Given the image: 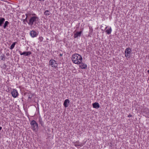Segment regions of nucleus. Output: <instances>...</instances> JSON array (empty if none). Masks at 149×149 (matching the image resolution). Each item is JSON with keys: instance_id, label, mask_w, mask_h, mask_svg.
Instances as JSON below:
<instances>
[{"instance_id": "nucleus-19", "label": "nucleus", "mask_w": 149, "mask_h": 149, "mask_svg": "<svg viewBox=\"0 0 149 149\" xmlns=\"http://www.w3.org/2000/svg\"><path fill=\"white\" fill-rule=\"evenodd\" d=\"M112 31V29L110 27L109 29L107 30L106 32H107V34H110L111 33Z\"/></svg>"}, {"instance_id": "nucleus-18", "label": "nucleus", "mask_w": 149, "mask_h": 149, "mask_svg": "<svg viewBox=\"0 0 149 149\" xmlns=\"http://www.w3.org/2000/svg\"><path fill=\"white\" fill-rule=\"evenodd\" d=\"M33 94H32L31 92H29L28 93V98L29 99H31L32 97H33Z\"/></svg>"}, {"instance_id": "nucleus-4", "label": "nucleus", "mask_w": 149, "mask_h": 149, "mask_svg": "<svg viewBox=\"0 0 149 149\" xmlns=\"http://www.w3.org/2000/svg\"><path fill=\"white\" fill-rule=\"evenodd\" d=\"M132 52V50L129 47L127 48L125 50V56L129 58Z\"/></svg>"}, {"instance_id": "nucleus-11", "label": "nucleus", "mask_w": 149, "mask_h": 149, "mask_svg": "<svg viewBox=\"0 0 149 149\" xmlns=\"http://www.w3.org/2000/svg\"><path fill=\"white\" fill-rule=\"evenodd\" d=\"M93 108L98 109L100 107V105L97 102L93 103Z\"/></svg>"}, {"instance_id": "nucleus-32", "label": "nucleus", "mask_w": 149, "mask_h": 149, "mask_svg": "<svg viewBox=\"0 0 149 149\" xmlns=\"http://www.w3.org/2000/svg\"><path fill=\"white\" fill-rule=\"evenodd\" d=\"M147 72L148 73H149V70Z\"/></svg>"}, {"instance_id": "nucleus-26", "label": "nucleus", "mask_w": 149, "mask_h": 149, "mask_svg": "<svg viewBox=\"0 0 149 149\" xmlns=\"http://www.w3.org/2000/svg\"><path fill=\"white\" fill-rule=\"evenodd\" d=\"M20 54L21 55V54H22V52L20 51H19Z\"/></svg>"}, {"instance_id": "nucleus-22", "label": "nucleus", "mask_w": 149, "mask_h": 149, "mask_svg": "<svg viewBox=\"0 0 149 149\" xmlns=\"http://www.w3.org/2000/svg\"><path fill=\"white\" fill-rule=\"evenodd\" d=\"M43 39V38L42 36L38 38L39 40H40V42L42 41Z\"/></svg>"}, {"instance_id": "nucleus-8", "label": "nucleus", "mask_w": 149, "mask_h": 149, "mask_svg": "<svg viewBox=\"0 0 149 149\" xmlns=\"http://www.w3.org/2000/svg\"><path fill=\"white\" fill-rule=\"evenodd\" d=\"M79 65V66L81 69H85L87 68V65L86 64L81 63Z\"/></svg>"}, {"instance_id": "nucleus-14", "label": "nucleus", "mask_w": 149, "mask_h": 149, "mask_svg": "<svg viewBox=\"0 0 149 149\" xmlns=\"http://www.w3.org/2000/svg\"><path fill=\"white\" fill-rule=\"evenodd\" d=\"M81 31L77 32L76 33H75V38L78 37H80L81 35Z\"/></svg>"}, {"instance_id": "nucleus-2", "label": "nucleus", "mask_w": 149, "mask_h": 149, "mask_svg": "<svg viewBox=\"0 0 149 149\" xmlns=\"http://www.w3.org/2000/svg\"><path fill=\"white\" fill-rule=\"evenodd\" d=\"M38 17L36 16L32 17L30 18L29 22L28 23L29 24L32 26L34 22L35 24H36V22L38 20Z\"/></svg>"}, {"instance_id": "nucleus-13", "label": "nucleus", "mask_w": 149, "mask_h": 149, "mask_svg": "<svg viewBox=\"0 0 149 149\" xmlns=\"http://www.w3.org/2000/svg\"><path fill=\"white\" fill-rule=\"evenodd\" d=\"M5 21V19L3 17H0V26H2Z\"/></svg>"}, {"instance_id": "nucleus-27", "label": "nucleus", "mask_w": 149, "mask_h": 149, "mask_svg": "<svg viewBox=\"0 0 149 149\" xmlns=\"http://www.w3.org/2000/svg\"><path fill=\"white\" fill-rule=\"evenodd\" d=\"M75 146H79L80 145V144H78L77 145L75 143Z\"/></svg>"}, {"instance_id": "nucleus-5", "label": "nucleus", "mask_w": 149, "mask_h": 149, "mask_svg": "<svg viewBox=\"0 0 149 149\" xmlns=\"http://www.w3.org/2000/svg\"><path fill=\"white\" fill-rule=\"evenodd\" d=\"M49 64L52 67L54 68H55L57 67V66L55 65V64H57L56 62L54 59H51L49 61Z\"/></svg>"}, {"instance_id": "nucleus-34", "label": "nucleus", "mask_w": 149, "mask_h": 149, "mask_svg": "<svg viewBox=\"0 0 149 149\" xmlns=\"http://www.w3.org/2000/svg\"><path fill=\"white\" fill-rule=\"evenodd\" d=\"M26 21L27 22V20H26Z\"/></svg>"}, {"instance_id": "nucleus-3", "label": "nucleus", "mask_w": 149, "mask_h": 149, "mask_svg": "<svg viewBox=\"0 0 149 149\" xmlns=\"http://www.w3.org/2000/svg\"><path fill=\"white\" fill-rule=\"evenodd\" d=\"M76 57V60H75V64H79L81 62L82 58L80 55L75 54V58Z\"/></svg>"}, {"instance_id": "nucleus-10", "label": "nucleus", "mask_w": 149, "mask_h": 149, "mask_svg": "<svg viewBox=\"0 0 149 149\" xmlns=\"http://www.w3.org/2000/svg\"><path fill=\"white\" fill-rule=\"evenodd\" d=\"M38 122L40 124L41 126L42 127H44V122L43 121L42 118L40 117H39L38 118Z\"/></svg>"}, {"instance_id": "nucleus-17", "label": "nucleus", "mask_w": 149, "mask_h": 149, "mask_svg": "<svg viewBox=\"0 0 149 149\" xmlns=\"http://www.w3.org/2000/svg\"><path fill=\"white\" fill-rule=\"evenodd\" d=\"M16 42H15L13 43L11 45L10 47V49H13V48L15 46L16 44Z\"/></svg>"}, {"instance_id": "nucleus-24", "label": "nucleus", "mask_w": 149, "mask_h": 149, "mask_svg": "<svg viewBox=\"0 0 149 149\" xmlns=\"http://www.w3.org/2000/svg\"><path fill=\"white\" fill-rule=\"evenodd\" d=\"M6 65L5 64H4L3 65V68H6Z\"/></svg>"}, {"instance_id": "nucleus-30", "label": "nucleus", "mask_w": 149, "mask_h": 149, "mask_svg": "<svg viewBox=\"0 0 149 149\" xmlns=\"http://www.w3.org/2000/svg\"><path fill=\"white\" fill-rule=\"evenodd\" d=\"M26 17H27L28 16V14H26ZM26 18H27V17H26ZM25 19L26 20V19Z\"/></svg>"}, {"instance_id": "nucleus-7", "label": "nucleus", "mask_w": 149, "mask_h": 149, "mask_svg": "<svg viewBox=\"0 0 149 149\" xmlns=\"http://www.w3.org/2000/svg\"><path fill=\"white\" fill-rule=\"evenodd\" d=\"M30 34L31 36L33 38L36 37L38 35L37 32L34 30L31 31L30 32Z\"/></svg>"}, {"instance_id": "nucleus-33", "label": "nucleus", "mask_w": 149, "mask_h": 149, "mask_svg": "<svg viewBox=\"0 0 149 149\" xmlns=\"http://www.w3.org/2000/svg\"><path fill=\"white\" fill-rule=\"evenodd\" d=\"M107 26L106 28H105V29H106L107 28Z\"/></svg>"}, {"instance_id": "nucleus-12", "label": "nucleus", "mask_w": 149, "mask_h": 149, "mask_svg": "<svg viewBox=\"0 0 149 149\" xmlns=\"http://www.w3.org/2000/svg\"><path fill=\"white\" fill-rule=\"evenodd\" d=\"M32 53L30 52H24L21 55H24L25 56H28L31 54Z\"/></svg>"}, {"instance_id": "nucleus-9", "label": "nucleus", "mask_w": 149, "mask_h": 149, "mask_svg": "<svg viewBox=\"0 0 149 149\" xmlns=\"http://www.w3.org/2000/svg\"><path fill=\"white\" fill-rule=\"evenodd\" d=\"M69 103V100L68 99H66L64 101L63 105L65 107H68Z\"/></svg>"}, {"instance_id": "nucleus-29", "label": "nucleus", "mask_w": 149, "mask_h": 149, "mask_svg": "<svg viewBox=\"0 0 149 149\" xmlns=\"http://www.w3.org/2000/svg\"><path fill=\"white\" fill-rule=\"evenodd\" d=\"M45 1V0H39V1Z\"/></svg>"}, {"instance_id": "nucleus-16", "label": "nucleus", "mask_w": 149, "mask_h": 149, "mask_svg": "<svg viewBox=\"0 0 149 149\" xmlns=\"http://www.w3.org/2000/svg\"><path fill=\"white\" fill-rule=\"evenodd\" d=\"M44 13V15L46 16L49 15L51 14V13H50L49 10H45Z\"/></svg>"}, {"instance_id": "nucleus-6", "label": "nucleus", "mask_w": 149, "mask_h": 149, "mask_svg": "<svg viewBox=\"0 0 149 149\" xmlns=\"http://www.w3.org/2000/svg\"><path fill=\"white\" fill-rule=\"evenodd\" d=\"M11 94L13 97L14 98L16 97L18 95V93L15 89H13L11 92Z\"/></svg>"}, {"instance_id": "nucleus-1", "label": "nucleus", "mask_w": 149, "mask_h": 149, "mask_svg": "<svg viewBox=\"0 0 149 149\" xmlns=\"http://www.w3.org/2000/svg\"><path fill=\"white\" fill-rule=\"evenodd\" d=\"M32 129L33 131H36L38 129V124L35 120H32L30 123Z\"/></svg>"}, {"instance_id": "nucleus-21", "label": "nucleus", "mask_w": 149, "mask_h": 149, "mask_svg": "<svg viewBox=\"0 0 149 149\" xmlns=\"http://www.w3.org/2000/svg\"><path fill=\"white\" fill-rule=\"evenodd\" d=\"M72 61L73 63H74V54L72 55Z\"/></svg>"}, {"instance_id": "nucleus-23", "label": "nucleus", "mask_w": 149, "mask_h": 149, "mask_svg": "<svg viewBox=\"0 0 149 149\" xmlns=\"http://www.w3.org/2000/svg\"><path fill=\"white\" fill-rule=\"evenodd\" d=\"M1 60H5V58L4 55H3V56H1Z\"/></svg>"}, {"instance_id": "nucleus-28", "label": "nucleus", "mask_w": 149, "mask_h": 149, "mask_svg": "<svg viewBox=\"0 0 149 149\" xmlns=\"http://www.w3.org/2000/svg\"><path fill=\"white\" fill-rule=\"evenodd\" d=\"M63 55V54H59V56H62Z\"/></svg>"}, {"instance_id": "nucleus-15", "label": "nucleus", "mask_w": 149, "mask_h": 149, "mask_svg": "<svg viewBox=\"0 0 149 149\" xmlns=\"http://www.w3.org/2000/svg\"><path fill=\"white\" fill-rule=\"evenodd\" d=\"M9 24V22L8 21L5 22L3 26V27L4 29H5L8 26V24Z\"/></svg>"}, {"instance_id": "nucleus-20", "label": "nucleus", "mask_w": 149, "mask_h": 149, "mask_svg": "<svg viewBox=\"0 0 149 149\" xmlns=\"http://www.w3.org/2000/svg\"><path fill=\"white\" fill-rule=\"evenodd\" d=\"M89 29H90V30L89 31V33H90V34L93 31V29L92 27H91V26H89Z\"/></svg>"}, {"instance_id": "nucleus-25", "label": "nucleus", "mask_w": 149, "mask_h": 149, "mask_svg": "<svg viewBox=\"0 0 149 149\" xmlns=\"http://www.w3.org/2000/svg\"><path fill=\"white\" fill-rule=\"evenodd\" d=\"M132 115L131 114H129V115H128L127 116L128 117H132Z\"/></svg>"}, {"instance_id": "nucleus-31", "label": "nucleus", "mask_w": 149, "mask_h": 149, "mask_svg": "<svg viewBox=\"0 0 149 149\" xmlns=\"http://www.w3.org/2000/svg\"><path fill=\"white\" fill-rule=\"evenodd\" d=\"M32 15H36V14H33Z\"/></svg>"}]
</instances>
